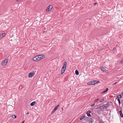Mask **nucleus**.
I'll use <instances>...</instances> for the list:
<instances>
[{
  "instance_id": "nucleus-29",
  "label": "nucleus",
  "mask_w": 123,
  "mask_h": 123,
  "mask_svg": "<svg viewBox=\"0 0 123 123\" xmlns=\"http://www.w3.org/2000/svg\"><path fill=\"white\" fill-rule=\"evenodd\" d=\"M108 90V88H106V90H105L107 92Z\"/></svg>"
},
{
  "instance_id": "nucleus-17",
  "label": "nucleus",
  "mask_w": 123,
  "mask_h": 123,
  "mask_svg": "<svg viewBox=\"0 0 123 123\" xmlns=\"http://www.w3.org/2000/svg\"><path fill=\"white\" fill-rule=\"evenodd\" d=\"M75 73L76 75H78L79 74V72L77 70H76L75 71Z\"/></svg>"
},
{
  "instance_id": "nucleus-3",
  "label": "nucleus",
  "mask_w": 123,
  "mask_h": 123,
  "mask_svg": "<svg viewBox=\"0 0 123 123\" xmlns=\"http://www.w3.org/2000/svg\"><path fill=\"white\" fill-rule=\"evenodd\" d=\"M8 61V59H6L4 61H3L1 63L2 65L3 66L5 65L7 63Z\"/></svg>"
},
{
  "instance_id": "nucleus-18",
  "label": "nucleus",
  "mask_w": 123,
  "mask_h": 123,
  "mask_svg": "<svg viewBox=\"0 0 123 123\" xmlns=\"http://www.w3.org/2000/svg\"><path fill=\"white\" fill-rule=\"evenodd\" d=\"M122 97V95L121 94H120L117 96V98H121Z\"/></svg>"
},
{
  "instance_id": "nucleus-2",
  "label": "nucleus",
  "mask_w": 123,
  "mask_h": 123,
  "mask_svg": "<svg viewBox=\"0 0 123 123\" xmlns=\"http://www.w3.org/2000/svg\"><path fill=\"white\" fill-rule=\"evenodd\" d=\"M37 58L38 61L44 58L45 57V56L44 55H37Z\"/></svg>"
},
{
  "instance_id": "nucleus-22",
  "label": "nucleus",
  "mask_w": 123,
  "mask_h": 123,
  "mask_svg": "<svg viewBox=\"0 0 123 123\" xmlns=\"http://www.w3.org/2000/svg\"><path fill=\"white\" fill-rule=\"evenodd\" d=\"M5 34H6L5 33H4L1 34V35H2V36L3 37H4V36H5Z\"/></svg>"
},
{
  "instance_id": "nucleus-36",
  "label": "nucleus",
  "mask_w": 123,
  "mask_h": 123,
  "mask_svg": "<svg viewBox=\"0 0 123 123\" xmlns=\"http://www.w3.org/2000/svg\"><path fill=\"white\" fill-rule=\"evenodd\" d=\"M24 122H25L24 121H23L21 123H24Z\"/></svg>"
},
{
  "instance_id": "nucleus-10",
  "label": "nucleus",
  "mask_w": 123,
  "mask_h": 123,
  "mask_svg": "<svg viewBox=\"0 0 123 123\" xmlns=\"http://www.w3.org/2000/svg\"><path fill=\"white\" fill-rule=\"evenodd\" d=\"M119 114L120 116L121 117H123V114L122 113L121 111H119Z\"/></svg>"
},
{
  "instance_id": "nucleus-4",
  "label": "nucleus",
  "mask_w": 123,
  "mask_h": 123,
  "mask_svg": "<svg viewBox=\"0 0 123 123\" xmlns=\"http://www.w3.org/2000/svg\"><path fill=\"white\" fill-rule=\"evenodd\" d=\"M52 7V6L51 5H50L48 7V8L46 10V11L47 12H48L50 11Z\"/></svg>"
},
{
  "instance_id": "nucleus-1",
  "label": "nucleus",
  "mask_w": 123,
  "mask_h": 123,
  "mask_svg": "<svg viewBox=\"0 0 123 123\" xmlns=\"http://www.w3.org/2000/svg\"><path fill=\"white\" fill-rule=\"evenodd\" d=\"M67 63L65 62H64L62 68V70L61 72L62 74L65 71L67 67Z\"/></svg>"
},
{
  "instance_id": "nucleus-30",
  "label": "nucleus",
  "mask_w": 123,
  "mask_h": 123,
  "mask_svg": "<svg viewBox=\"0 0 123 123\" xmlns=\"http://www.w3.org/2000/svg\"><path fill=\"white\" fill-rule=\"evenodd\" d=\"M117 83V82H116L115 83H113L112 84L115 85Z\"/></svg>"
},
{
  "instance_id": "nucleus-35",
  "label": "nucleus",
  "mask_w": 123,
  "mask_h": 123,
  "mask_svg": "<svg viewBox=\"0 0 123 123\" xmlns=\"http://www.w3.org/2000/svg\"><path fill=\"white\" fill-rule=\"evenodd\" d=\"M122 94L123 96V92H122Z\"/></svg>"
},
{
  "instance_id": "nucleus-25",
  "label": "nucleus",
  "mask_w": 123,
  "mask_h": 123,
  "mask_svg": "<svg viewBox=\"0 0 123 123\" xmlns=\"http://www.w3.org/2000/svg\"><path fill=\"white\" fill-rule=\"evenodd\" d=\"M107 92L106 91V90L102 92L101 93H105V92Z\"/></svg>"
},
{
  "instance_id": "nucleus-28",
  "label": "nucleus",
  "mask_w": 123,
  "mask_h": 123,
  "mask_svg": "<svg viewBox=\"0 0 123 123\" xmlns=\"http://www.w3.org/2000/svg\"><path fill=\"white\" fill-rule=\"evenodd\" d=\"M120 63H123V58L122 60V61L120 62Z\"/></svg>"
},
{
  "instance_id": "nucleus-6",
  "label": "nucleus",
  "mask_w": 123,
  "mask_h": 123,
  "mask_svg": "<svg viewBox=\"0 0 123 123\" xmlns=\"http://www.w3.org/2000/svg\"><path fill=\"white\" fill-rule=\"evenodd\" d=\"M105 109H106L109 106V104L108 103L104 104L103 105Z\"/></svg>"
},
{
  "instance_id": "nucleus-33",
  "label": "nucleus",
  "mask_w": 123,
  "mask_h": 123,
  "mask_svg": "<svg viewBox=\"0 0 123 123\" xmlns=\"http://www.w3.org/2000/svg\"><path fill=\"white\" fill-rule=\"evenodd\" d=\"M29 113L28 112H27V113H26V115H28Z\"/></svg>"
},
{
  "instance_id": "nucleus-16",
  "label": "nucleus",
  "mask_w": 123,
  "mask_h": 123,
  "mask_svg": "<svg viewBox=\"0 0 123 123\" xmlns=\"http://www.w3.org/2000/svg\"><path fill=\"white\" fill-rule=\"evenodd\" d=\"M94 82V85L95 84H96L97 83L99 82V81L97 80H94L93 81Z\"/></svg>"
},
{
  "instance_id": "nucleus-11",
  "label": "nucleus",
  "mask_w": 123,
  "mask_h": 123,
  "mask_svg": "<svg viewBox=\"0 0 123 123\" xmlns=\"http://www.w3.org/2000/svg\"><path fill=\"white\" fill-rule=\"evenodd\" d=\"M91 112L90 111H88L87 112V116L88 117H90L91 116V115L90 114Z\"/></svg>"
},
{
  "instance_id": "nucleus-5",
  "label": "nucleus",
  "mask_w": 123,
  "mask_h": 123,
  "mask_svg": "<svg viewBox=\"0 0 123 123\" xmlns=\"http://www.w3.org/2000/svg\"><path fill=\"white\" fill-rule=\"evenodd\" d=\"M59 106V105H58L54 108V109L53 110L51 114H53L55 112V110L57 109Z\"/></svg>"
},
{
  "instance_id": "nucleus-8",
  "label": "nucleus",
  "mask_w": 123,
  "mask_h": 123,
  "mask_svg": "<svg viewBox=\"0 0 123 123\" xmlns=\"http://www.w3.org/2000/svg\"><path fill=\"white\" fill-rule=\"evenodd\" d=\"M88 85H94V82H93V81H91L90 82H89L88 83Z\"/></svg>"
},
{
  "instance_id": "nucleus-9",
  "label": "nucleus",
  "mask_w": 123,
  "mask_h": 123,
  "mask_svg": "<svg viewBox=\"0 0 123 123\" xmlns=\"http://www.w3.org/2000/svg\"><path fill=\"white\" fill-rule=\"evenodd\" d=\"M94 121V119H93L91 118L89 120V123H92Z\"/></svg>"
},
{
  "instance_id": "nucleus-12",
  "label": "nucleus",
  "mask_w": 123,
  "mask_h": 123,
  "mask_svg": "<svg viewBox=\"0 0 123 123\" xmlns=\"http://www.w3.org/2000/svg\"><path fill=\"white\" fill-rule=\"evenodd\" d=\"M32 60L34 61H38L37 58V56L35 57H34L32 59Z\"/></svg>"
},
{
  "instance_id": "nucleus-26",
  "label": "nucleus",
  "mask_w": 123,
  "mask_h": 123,
  "mask_svg": "<svg viewBox=\"0 0 123 123\" xmlns=\"http://www.w3.org/2000/svg\"><path fill=\"white\" fill-rule=\"evenodd\" d=\"M99 100V99L98 98V99H97L96 100H94V102H96L97 101H98Z\"/></svg>"
},
{
  "instance_id": "nucleus-21",
  "label": "nucleus",
  "mask_w": 123,
  "mask_h": 123,
  "mask_svg": "<svg viewBox=\"0 0 123 123\" xmlns=\"http://www.w3.org/2000/svg\"><path fill=\"white\" fill-rule=\"evenodd\" d=\"M105 100V98H103L100 101V103L101 102H102L104 100Z\"/></svg>"
},
{
  "instance_id": "nucleus-19",
  "label": "nucleus",
  "mask_w": 123,
  "mask_h": 123,
  "mask_svg": "<svg viewBox=\"0 0 123 123\" xmlns=\"http://www.w3.org/2000/svg\"><path fill=\"white\" fill-rule=\"evenodd\" d=\"M85 117V116H84V115L83 116L80 118V120H82Z\"/></svg>"
},
{
  "instance_id": "nucleus-39",
  "label": "nucleus",
  "mask_w": 123,
  "mask_h": 123,
  "mask_svg": "<svg viewBox=\"0 0 123 123\" xmlns=\"http://www.w3.org/2000/svg\"><path fill=\"white\" fill-rule=\"evenodd\" d=\"M62 109H63V108H62Z\"/></svg>"
},
{
  "instance_id": "nucleus-14",
  "label": "nucleus",
  "mask_w": 123,
  "mask_h": 123,
  "mask_svg": "<svg viewBox=\"0 0 123 123\" xmlns=\"http://www.w3.org/2000/svg\"><path fill=\"white\" fill-rule=\"evenodd\" d=\"M35 102H33L31 103L30 104V105L31 106H33L35 105Z\"/></svg>"
},
{
  "instance_id": "nucleus-7",
  "label": "nucleus",
  "mask_w": 123,
  "mask_h": 123,
  "mask_svg": "<svg viewBox=\"0 0 123 123\" xmlns=\"http://www.w3.org/2000/svg\"><path fill=\"white\" fill-rule=\"evenodd\" d=\"M34 75V74L33 73H30L28 75V77L29 78L31 77Z\"/></svg>"
},
{
  "instance_id": "nucleus-32",
  "label": "nucleus",
  "mask_w": 123,
  "mask_h": 123,
  "mask_svg": "<svg viewBox=\"0 0 123 123\" xmlns=\"http://www.w3.org/2000/svg\"><path fill=\"white\" fill-rule=\"evenodd\" d=\"M20 0H16V1L17 2H18L20 1Z\"/></svg>"
},
{
  "instance_id": "nucleus-31",
  "label": "nucleus",
  "mask_w": 123,
  "mask_h": 123,
  "mask_svg": "<svg viewBox=\"0 0 123 123\" xmlns=\"http://www.w3.org/2000/svg\"><path fill=\"white\" fill-rule=\"evenodd\" d=\"M2 35H1V34L0 35V38H2L3 37L2 36Z\"/></svg>"
},
{
  "instance_id": "nucleus-37",
  "label": "nucleus",
  "mask_w": 123,
  "mask_h": 123,
  "mask_svg": "<svg viewBox=\"0 0 123 123\" xmlns=\"http://www.w3.org/2000/svg\"><path fill=\"white\" fill-rule=\"evenodd\" d=\"M96 4V3H94V5H95Z\"/></svg>"
},
{
  "instance_id": "nucleus-23",
  "label": "nucleus",
  "mask_w": 123,
  "mask_h": 123,
  "mask_svg": "<svg viewBox=\"0 0 123 123\" xmlns=\"http://www.w3.org/2000/svg\"><path fill=\"white\" fill-rule=\"evenodd\" d=\"M99 123H104L102 120H100L99 121Z\"/></svg>"
},
{
  "instance_id": "nucleus-27",
  "label": "nucleus",
  "mask_w": 123,
  "mask_h": 123,
  "mask_svg": "<svg viewBox=\"0 0 123 123\" xmlns=\"http://www.w3.org/2000/svg\"><path fill=\"white\" fill-rule=\"evenodd\" d=\"M95 105V103H94L93 104H92V105H91V107H92V106H93Z\"/></svg>"
},
{
  "instance_id": "nucleus-34",
  "label": "nucleus",
  "mask_w": 123,
  "mask_h": 123,
  "mask_svg": "<svg viewBox=\"0 0 123 123\" xmlns=\"http://www.w3.org/2000/svg\"><path fill=\"white\" fill-rule=\"evenodd\" d=\"M115 48H114L113 49V50H115Z\"/></svg>"
},
{
  "instance_id": "nucleus-13",
  "label": "nucleus",
  "mask_w": 123,
  "mask_h": 123,
  "mask_svg": "<svg viewBox=\"0 0 123 123\" xmlns=\"http://www.w3.org/2000/svg\"><path fill=\"white\" fill-rule=\"evenodd\" d=\"M100 109L102 111H103L104 110V109H105L103 105L101 106L100 107Z\"/></svg>"
},
{
  "instance_id": "nucleus-20",
  "label": "nucleus",
  "mask_w": 123,
  "mask_h": 123,
  "mask_svg": "<svg viewBox=\"0 0 123 123\" xmlns=\"http://www.w3.org/2000/svg\"><path fill=\"white\" fill-rule=\"evenodd\" d=\"M12 117L13 118H16V116L15 115H13L12 116Z\"/></svg>"
},
{
  "instance_id": "nucleus-24",
  "label": "nucleus",
  "mask_w": 123,
  "mask_h": 123,
  "mask_svg": "<svg viewBox=\"0 0 123 123\" xmlns=\"http://www.w3.org/2000/svg\"><path fill=\"white\" fill-rule=\"evenodd\" d=\"M118 103L120 105L121 104V102L120 99H118Z\"/></svg>"
},
{
  "instance_id": "nucleus-38",
  "label": "nucleus",
  "mask_w": 123,
  "mask_h": 123,
  "mask_svg": "<svg viewBox=\"0 0 123 123\" xmlns=\"http://www.w3.org/2000/svg\"><path fill=\"white\" fill-rule=\"evenodd\" d=\"M118 77H117V78H116V79H118Z\"/></svg>"
},
{
  "instance_id": "nucleus-15",
  "label": "nucleus",
  "mask_w": 123,
  "mask_h": 123,
  "mask_svg": "<svg viewBox=\"0 0 123 123\" xmlns=\"http://www.w3.org/2000/svg\"><path fill=\"white\" fill-rule=\"evenodd\" d=\"M101 70L103 71H104L106 70L105 68L103 67H101L100 68Z\"/></svg>"
}]
</instances>
